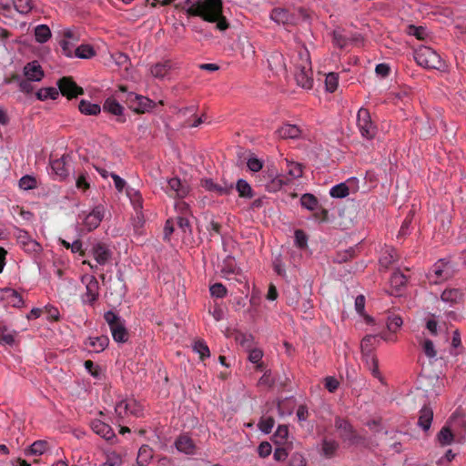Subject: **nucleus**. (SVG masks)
<instances>
[{"label": "nucleus", "mask_w": 466, "mask_h": 466, "mask_svg": "<svg viewBox=\"0 0 466 466\" xmlns=\"http://www.w3.org/2000/svg\"><path fill=\"white\" fill-rule=\"evenodd\" d=\"M175 7L185 10L188 16H198L204 21L217 23L216 26L220 31L228 28L221 0H186Z\"/></svg>", "instance_id": "nucleus-1"}, {"label": "nucleus", "mask_w": 466, "mask_h": 466, "mask_svg": "<svg viewBox=\"0 0 466 466\" xmlns=\"http://www.w3.org/2000/svg\"><path fill=\"white\" fill-rule=\"evenodd\" d=\"M119 91L121 95H118L117 97L137 114H144L155 106L153 100L134 92H127L125 86H120Z\"/></svg>", "instance_id": "nucleus-2"}, {"label": "nucleus", "mask_w": 466, "mask_h": 466, "mask_svg": "<svg viewBox=\"0 0 466 466\" xmlns=\"http://www.w3.org/2000/svg\"><path fill=\"white\" fill-rule=\"evenodd\" d=\"M300 62L296 64L295 79L299 86L305 89H310L313 86V77L311 70V62L308 50L299 52Z\"/></svg>", "instance_id": "nucleus-3"}, {"label": "nucleus", "mask_w": 466, "mask_h": 466, "mask_svg": "<svg viewBox=\"0 0 466 466\" xmlns=\"http://www.w3.org/2000/svg\"><path fill=\"white\" fill-rule=\"evenodd\" d=\"M416 63L425 68L442 70L445 67V62L441 56L429 46H421L414 53Z\"/></svg>", "instance_id": "nucleus-4"}, {"label": "nucleus", "mask_w": 466, "mask_h": 466, "mask_svg": "<svg viewBox=\"0 0 466 466\" xmlns=\"http://www.w3.org/2000/svg\"><path fill=\"white\" fill-rule=\"evenodd\" d=\"M115 412L120 420L129 416L139 418L144 415V407L135 399H125L116 404Z\"/></svg>", "instance_id": "nucleus-5"}, {"label": "nucleus", "mask_w": 466, "mask_h": 466, "mask_svg": "<svg viewBox=\"0 0 466 466\" xmlns=\"http://www.w3.org/2000/svg\"><path fill=\"white\" fill-rule=\"evenodd\" d=\"M104 319L108 324L115 341L124 343L128 339V333L120 317L112 310L104 314Z\"/></svg>", "instance_id": "nucleus-6"}, {"label": "nucleus", "mask_w": 466, "mask_h": 466, "mask_svg": "<svg viewBox=\"0 0 466 466\" xmlns=\"http://www.w3.org/2000/svg\"><path fill=\"white\" fill-rule=\"evenodd\" d=\"M357 126L362 137L373 139L377 134V127L372 122L368 109L360 108L357 114Z\"/></svg>", "instance_id": "nucleus-7"}, {"label": "nucleus", "mask_w": 466, "mask_h": 466, "mask_svg": "<svg viewBox=\"0 0 466 466\" xmlns=\"http://www.w3.org/2000/svg\"><path fill=\"white\" fill-rule=\"evenodd\" d=\"M453 275V270L449 262L441 259L437 261L430 269L428 273V279L431 284H440Z\"/></svg>", "instance_id": "nucleus-8"}, {"label": "nucleus", "mask_w": 466, "mask_h": 466, "mask_svg": "<svg viewBox=\"0 0 466 466\" xmlns=\"http://www.w3.org/2000/svg\"><path fill=\"white\" fill-rule=\"evenodd\" d=\"M334 425L339 431V437L343 441H348L350 444H355L359 441L360 437L358 433L347 420L337 417Z\"/></svg>", "instance_id": "nucleus-9"}, {"label": "nucleus", "mask_w": 466, "mask_h": 466, "mask_svg": "<svg viewBox=\"0 0 466 466\" xmlns=\"http://www.w3.org/2000/svg\"><path fill=\"white\" fill-rule=\"evenodd\" d=\"M121 95V92H116L115 96L107 97L103 105V109L106 112H108L116 116V121L118 123H125L127 121L126 116H124V106L119 103L121 101L117 96Z\"/></svg>", "instance_id": "nucleus-10"}, {"label": "nucleus", "mask_w": 466, "mask_h": 466, "mask_svg": "<svg viewBox=\"0 0 466 466\" xmlns=\"http://www.w3.org/2000/svg\"><path fill=\"white\" fill-rule=\"evenodd\" d=\"M82 282L86 284V293L83 295V302L93 305L99 296V285L94 276H84Z\"/></svg>", "instance_id": "nucleus-11"}, {"label": "nucleus", "mask_w": 466, "mask_h": 466, "mask_svg": "<svg viewBox=\"0 0 466 466\" xmlns=\"http://www.w3.org/2000/svg\"><path fill=\"white\" fill-rule=\"evenodd\" d=\"M57 86L61 94L68 99L76 97L84 93L83 88L78 86L70 76H64L60 78L57 82Z\"/></svg>", "instance_id": "nucleus-12"}, {"label": "nucleus", "mask_w": 466, "mask_h": 466, "mask_svg": "<svg viewBox=\"0 0 466 466\" xmlns=\"http://www.w3.org/2000/svg\"><path fill=\"white\" fill-rule=\"evenodd\" d=\"M70 157L63 155L61 157L50 160L51 169L59 180L66 178L70 170Z\"/></svg>", "instance_id": "nucleus-13"}, {"label": "nucleus", "mask_w": 466, "mask_h": 466, "mask_svg": "<svg viewBox=\"0 0 466 466\" xmlns=\"http://www.w3.org/2000/svg\"><path fill=\"white\" fill-rule=\"evenodd\" d=\"M166 192L171 198H184L188 194V186L178 177H172L167 180Z\"/></svg>", "instance_id": "nucleus-14"}, {"label": "nucleus", "mask_w": 466, "mask_h": 466, "mask_svg": "<svg viewBox=\"0 0 466 466\" xmlns=\"http://www.w3.org/2000/svg\"><path fill=\"white\" fill-rule=\"evenodd\" d=\"M270 18L274 22L282 24L286 26L295 25L298 23V17L294 14H291L289 10L280 7L274 8L271 11Z\"/></svg>", "instance_id": "nucleus-15"}, {"label": "nucleus", "mask_w": 466, "mask_h": 466, "mask_svg": "<svg viewBox=\"0 0 466 466\" xmlns=\"http://www.w3.org/2000/svg\"><path fill=\"white\" fill-rule=\"evenodd\" d=\"M105 208L102 205L95 207L92 211L86 216L84 224L88 230L96 228L104 218Z\"/></svg>", "instance_id": "nucleus-16"}, {"label": "nucleus", "mask_w": 466, "mask_h": 466, "mask_svg": "<svg viewBox=\"0 0 466 466\" xmlns=\"http://www.w3.org/2000/svg\"><path fill=\"white\" fill-rule=\"evenodd\" d=\"M175 447L179 452L187 455H194L197 451V446L193 440L186 434H181L176 439Z\"/></svg>", "instance_id": "nucleus-17"}, {"label": "nucleus", "mask_w": 466, "mask_h": 466, "mask_svg": "<svg viewBox=\"0 0 466 466\" xmlns=\"http://www.w3.org/2000/svg\"><path fill=\"white\" fill-rule=\"evenodd\" d=\"M172 69L173 62L170 59H166L152 65L150 66V74L155 78L164 79L169 75Z\"/></svg>", "instance_id": "nucleus-18"}, {"label": "nucleus", "mask_w": 466, "mask_h": 466, "mask_svg": "<svg viewBox=\"0 0 466 466\" xmlns=\"http://www.w3.org/2000/svg\"><path fill=\"white\" fill-rule=\"evenodd\" d=\"M92 255L97 264L105 265L110 260L112 252L106 244L99 242L93 246Z\"/></svg>", "instance_id": "nucleus-19"}, {"label": "nucleus", "mask_w": 466, "mask_h": 466, "mask_svg": "<svg viewBox=\"0 0 466 466\" xmlns=\"http://www.w3.org/2000/svg\"><path fill=\"white\" fill-rule=\"evenodd\" d=\"M1 299L5 301L7 305L14 308H20L24 305V299L20 293L13 289H2Z\"/></svg>", "instance_id": "nucleus-20"}, {"label": "nucleus", "mask_w": 466, "mask_h": 466, "mask_svg": "<svg viewBox=\"0 0 466 466\" xmlns=\"http://www.w3.org/2000/svg\"><path fill=\"white\" fill-rule=\"evenodd\" d=\"M92 431L106 441H111L116 437V434L108 424L100 420H95L91 422Z\"/></svg>", "instance_id": "nucleus-21"}, {"label": "nucleus", "mask_w": 466, "mask_h": 466, "mask_svg": "<svg viewBox=\"0 0 466 466\" xmlns=\"http://www.w3.org/2000/svg\"><path fill=\"white\" fill-rule=\"evenodd\" d=\"M201 185L207 190L216 192L219 196L229 195L233 190L232 184H225L222 186L215 183L212 179L202 180Z\"/></svg>", "instance_id": "nucleus-22"}, {"label": "nucleus", "mask_w": 466, "mask_h": 466, "mask_svg": "<svg viewBox=\"0 0 466 466\" xmlns=\"http://www.w3.org/2000/svg\"><path fill=\"white\" fill-rule=\"evenodd\" d=\"M24 74L28 80L40 81L44 71L37 61L27 63L24 67Z\"/></svg>", "instance_id": "nucleus-23"}, {"label": "nucleus", "mask_w": 466, "mask_h": 466, "mask_svg": "<svg viewBox=\"0 0 466 466\" xmlns=\"http://www.w3.org/2000/svg\"><path fill=\"white\" fill-rule=\"evenodd\" d=\"M465 293L460 289H446L441 295L442 301L454 305L463 301Z\"/></svg>", "instance_id": "nucleus-24"}, {"label": "nucleus", "mask_w": 466, "mask_h": 466, "mask_svg": "<svg viewBox=\"0 0 466 466\" xmlns=\"http://www.w3.org/2000/svg\"><path fill=\"white\" fill-rule=\"evenodd\" d=\"M109 339L106 336L89 337L85 345L95 352L103 351L108 345Z\"/></svg>", "instance_id": "nucleus-25"}, {"label": "nucleus", "mask_w": 466, "mask_h": 466, "mask_svg": "<svg viewBox=\"0 0 466 466\" xmlns=\"http://www.w3.org/2000/svg\"><path fill=\"white\" fill-rule=\"evenodd\" d=\"M433 419V410L430 406L424 405L420 410L418 425L423 430L428 431L431 428Z\"/></svg>", "instance_id": "nucleus-26"}, {"label": "nucleus", "mask_w": 466, "mask_h": 466, "mask_svg": "<svg viewBox=\"0 0 466 466\" xmlns=\"http://www.w3.org/2000/svg\"><path fill=\"white\" fill-rule=\"evenodd\" d=\"M277 134L282 139H295L300 136V129L296 125L285 124L278 128Z\"/></svg>", "instance_id": "nucleus-27"}, {"label": "nucleus", "mask_w": 466, "mask_h": 466, "mask_svg": "<svg viewBox=\"0 0 466 466\" xmlns=\"http://www.w3.org/2000/svg\"><path fill=\"white\" fill-rule=\"evenodd\" d=\"M153 458V450L148 445H142L137 453V462L139 466H146Z\"/></svg>", "instance_id": "nucleus-28"}, {"label": "nucleus", "mask_w": 466, "mask_h": 466, "mask_svg": "<svg viewBox=\"0 0 466 466\" xmlns=\"http://www.w3.org/2000/svg\"><path fill=\"white\" fill-rule=\"evenodd\" d=\"M78 108L82 114L87 116H96L101 111V107L98 104H93L87 100H81Z\"/></svg>", "instance_id": "nucleus-29"}, {"label": "nucleus", "mask_w": 466, "mask_h": 466, "mask_svg": "<svg viewBox=\"0 0 466 466\" xmlns=\"http://www.w3.org/2000/svg\"><path fill=\"white\" fill-rule=\"evenodd\" d=\"M375 341L376 336L373 335H367L362 339L360 343L362 355H366L368 358H370V356H375L372 353Z\"/></svg>", "instance_id": "nucleus-30"}, {"label": "nucleus", "mask_w": 466, "mask_h": 466, "mask_svg": "<svg viewBox=\"0 0 466 466\" xmlns=\"http://www.w3.org/2000/svg\"><path fill=\"white\" fill-rule=\"evenodd\" d=\"M338 448H339V443L336 441L328 440L326 438L323 439L321 451H322V454L326 458L333 457L335 455Z\"/></svg>", "instance_id": "nucleus-31"}, {"label": "nucleus", "mask_w": 466, "mask_h": 466, "mask_svg": "<svg viewBox=\"0 0 466 466\" xmlns=\"http://www.w3.org/2000/svg\"><path fill=\"white\" fill-rule=\"evenodd\" d=\"M236 189L239 198H251L253 197V190L250 185L242 178L237 181Z\"/></svg>", "instance_id": "nucleus-32"}, {"label": "nucleus", "mask_w": 466, "mask_h": 466, "mask_svg": "<svg viewBox=\"0 0 466 466\" xmlns=\"http://www.w3.org/2000/svg\"><path fill=\"white\" fill-rule=\"evenodd\" d=\"M16 332L10 329L5 324L0 322V340L5 344L12 345L15 342Z\"/></svg>", "instance_id": "nucleus-33"}, {"label": "nucleus", "mask_w": 466, "mask_h": 466, "mask_svg": "<svg viewBox=\"0 0 466 466\" xmlns=\"http://www.w3.org/2000/svg\"><path fill=\"white\" fill-rule=\"evenodd\" d=\"M408 281V278L400 270H396L392 273L390 278V285L397 291L400 290Z\"/></svg>", "instance_id": "nucleus-34"}, {"label": "nucleus", "mask_w": 466, "mask_h": 466, "mask_svg": "<svg viewBox=\"0 0 466 466\" xmlns=\"http://www.w3.org/2000/svg\"><path fill=\"white\" fill-rule=\"evenodd\" d=\"M35 37L38 43H46L51 37V31L46 25H39L35 28Z\"/></svg>", "instance_id": "nucleus-35"}, {"label": "nucleus", "mask_w": 466, "mask_h": 466, "mask_svg": "<svg viewBox=\"0 0 466 466\" xmlns=\"http://www.w3.org/2000/svg\"><path fill=\"white\" fill-rule=\"evenodd\" d=\"M300 204L303 208L309 210H315L319 206L318 198L309 193H306L300 198Z\"/></svg>", "instance_id": "nucleus-36"}, {"label": "nucleus", "mask_w": 466, "mask_h": 466, "mask_svg": "<svg viewBox=\"0 0 466 466\" xmlns=\"http://www.w3.org/2000/svg\"><path fill=\"white\" fill-rule=\"evenodd\" d=\"M48 449V442L46 441H35L26 451V454L42 455Z\"/></svg>", "instance_id": "nucleus-37"}, {"label": "nucleus", "mask_w": 466, "mask_h": 466, "mask_svg": "<svg viewBox=\"0 0 466 466\" xmlns=\"http://www.w3.org/2000/svg\"><path fill=\"white\" fill-rule=\"evenodd\" d=\"M15 9L21 15H27L34 7L32 0H13Z\"/></svg>", "instance_id": "nucleus-38"}, {"label": "nucleus", "mask_w": 466, "mask_h": 466, "mask_svg": "<svg viewBox=\"0 0 466 466\" xmlns=\"http://www.w3.org/2000/svg\"><path fill=\"white\" fill-rule=\"evenodd\" d=\"M437 439L441 445H449L453 441V433L449 426H444L437 435Z\"/></svg>", "instance_id": "nucleus-39"}, {"label": "nucleus", "mask_w": 466, "mask_h": 466, "mask_svg": "<svg viewBox=\"0 0 466 466\" xmlns=\"http://www.w3.org/2000/svg\"><path fill=\"white\" fill-rule=\"evenodd\" d=\"M75 56L79 58L88 59L96 56V51L90 45H81L76 49Z\"/></svg>", "instance_id": "nucleus-40"}, {"label": "nucleus", "mask_w": 466, "mask_h": 466, "mask_svg": "<svg viewBox=\"0 0 466 466\" xmlns=\"http://www.w3.org/2000/svg\"><path fill=\"white\" fill-rule=\"evenodd\" d=\"M59 96V92L55 87L41 88L36 93L37 99L43 101L47 98L56 99Z\"/></svg>", "instance_id": "nucleus-41"}, {"label": "nucleus", "mask_w": 466, "mask_h": 466, "mask_svg": "<svg viewBox=\"0 0 466 466\" xmlns=\"http://www.w3.org/2000/svg\"><path fill=\"white\" fill-rule=\"evenodd\" d=\"M350 194V188L345 183L338 184L332 187L329 190V195L332 198H342Z\"/></svg>", "instance_id": "nucleus-42"}, {"label": "nucleus", "mask_w": 466, "mask_h": 466, "mask_svg": "<svg viewBox=\"0 0 466 466\" xmlns=\"http://www.w3.org/2000/svg\"><path fill=\"white\" fill-rule=\"evenodd\" d=\"M193 348L194 350L199 354V358L201 360H204L205 359L210 356L209 349L207 343L202 339L197 340Z\"/></svg>", "instance_id": "nucleus-43"}, {"label": "nucleus", "mask_w": 466, "mask_h": 466, "mask_svg": "<svg viewBox=\"0 0 466 466\" xmlns=\"http://www.w3.org/2000/svg\"><path fill=\"white\" fill-rule=\"evenodd\" d=\"M338 84H339V76H338V74H336V73H329V74L326 75L325 86H326L327 91H329L330 93H333L337 89Z\"/></svg>", "instance_id": "nucleus-44"}, {"label": "nucleus", "mask_w": 466, "mask_h": 466, "mask_svg": "<svg viewBox=\"0 0 466 466\" xmlns=\"http://www.w3.org/2000/svg\"><path fill=\"white\" fill-rule=\"evenodd\" d=\"M76 187L82 191L89 189L90 183L88 182V173L86 171H82L78 174L76 178Z\"/></svg>", "instance_id": "nucleus-45"}, {"label": "nucleus", "mask_w": 466, "mask_h": 466, "mask_svg": "<svg viewBox=\"0 0 466 466\" xmlns=\"http://www.w3.org/2000/svg\"><path fill=\"white\" fill-rule=\"evenodd\" d=\"M397 260V253L396 250L391 248L390 250H387L380 258V263L381 266L388 268L390 265H391L394 261Z\"/></svg>", "instance_id": "nucleus-46"}, {"label": "nucleus", "mask_w": 466, "mask_h": 466, "mask_svg": "<svg viewBox=\"0 0 466 466\" xmlns=\"http://www.w3.org/2000/svg\"><path fill=\"white\" fill-rule=\"evenodd\" d=\"M127 194L130 198L132 205L137 212L142 209V197L138 191H134L133 189H127Z\"/></svg>", "instance_id": "nucleus-47"}, {"label": "nucleus", "mask_w": 466, "mask_h": 466, "mask_svg": "<svg viewBox=\"0 0 466 466\" xmlns=\"http://www.w3.org/2000/svg\"><path fill=\"white\" fill-rule=\"evenodd\" d=\"M36 179L32 177L25 175L19 180V187L23 190H29L36 187Z\"/></svg>", "instance_id": "nucleus-48"}, {"label": "nucleus", "mask_w": 466, "mask_h": 466, "mask_svg": "<svg viewBox=\"0 0 466 466\" xmlns=\"http://www.w3.org/2000/svg\"><path fill=\"white\" fill-rule=\"evenodd\" d=\"M275 424V420L271 417H262L258 422V428L265 433H269Z\"/></svg>", "instance_id": "nucleus-49"}, {"label": "nucleus", "mask_w": 466, "mask_h": 466, "mask_svg": "<svg viewBox=\"0 0 466 466\" xmlns=\"http://www.w3.org/2000/svg\"><path fill=\"white\" fill-rule=\"evenodd\" d=\"M421 347H422V350H423L424 354L428 358L433 359L436 357L437 351L435 350L433 342L431 339H424L421 343Z\"/></svg>", "instance_id": "nucleus-50"}, {"label": "nucleus", "mask_w": 466, "mask_h": 466, "mask_svg": "<svg viewBox=\"0 0 466 466\" xmlns=\"http://www.w3.org/2000/svg\"><path fill=\"white\" fill-rule=\"evenodd\" d=\"M295 244L301 249L307 248L308 237L302 229L295 230Z\"/></svg>", "instance_id": "nucleus-51"}, {"label": "nucleus", "mask_w": 466, "mask_h": 466, "mask_svg": "<svg viewBox=\"0 0 466 466\" xmlns=\"http://www.w3.org/2000/svg\"><path fill=\"white\" fill-rule=\"evenodd\" d=\"M209 290L211 295L217 298H223L227 294V289L221 283H216L212 285Z\"/></svg>", "instance_id": "nucleus-52"}, {"label": "nucleus", "mask_w": 466, "mask_h": 466, "mask_svg": "<svg viewBox=\"0 0 466 466\" xmlns=\"http://www.w3.org/2000/svg\"><path fill=\"white\" fill-rule=\"evenodd\" d=\"M324 386L329 392H335L339 386V382L336 378L328 376L324 379Z\"/></svg>", "instance_id": "nucleus-53"}, {"label": "nucleus", "mask_w": 466, "mask_h": 466, "mask_svg": "<svg viewBox=\"0 0 466 466\" xmlns=\"http://www.w3.org/2000/svg\"><path fill=\"white\" fill-rule=\"evenodd\" d=\"M15 238L17 240V243L23 247L25 246L30 240L33 238L29 236V234L23 229H17L15 233Z\"/></svg>", "instance_id": "nucleus-54"}, {"label": "nucleus", "mask_w": 466, "mask_h": 466, "mask_svg": "<svg viewBox=\"0 0 466 466\" xmlns=\"http://www.w3.org/2000/svg\"><path fill=\"white\" fill-rule=\"evenodd\" d=\"M84 366L86 368V370L96 379H99L100 378V368L96 365H95V363L88 360H86L85 363H84Z\"/></svg>", "instance_id": "nucleus-55"}, {"label": "nucleus", "mask_w": 466, "mask_h": 466, "mask_svg": "<svg viewBox=\"0 0 466 466\" xmlns=\"http://www.w3.org/2000/svg\"><path fill=\"white\" fill-rule=\"evenodd\" d=\"M289 435V429L286 425H279L277 429L274 438L276 442L284 441L287 440Z\"/></svg>", "instance_id": "nucleus-56"}, {"label": "nucleus", "mask_w": 466, "mask_h": 466, "mask_svg": "<svg viewBox=\"0 0 466 466\" xmlns=\"http://www.w3.org/2000/svg\"><path fill=\"white\" fill-rule=\"evenodd\" d=\"M297 309L299 311H302L303 313L307 314V318L310 316L311 312L310 310L313 309V303L310 299H303L301 303L299 302V306Z\"/></svg>", "instance_id": "nucleus-57"}, {"label": "nucleus", "mask_w": 466, "mask_h": 466, "mask_svg": "<svg viewBox=\"0 0 466 466\" xmlns=\"http://www.w3.org/2000/svg\"><path fill=\"white\" fill-rule=\"evenodd\" d=\"M313 217L315 219L320 221V222H326L329 219V212L324 208H317V209L313 210Z\"/></svg>", "instance_id": "nucleus-58"}, {"label": "nucleus", "mask_w": 466, "mask_h": 466, "mask_svg": "<svg viewBox=\"0 0 466 466\" xmlns=\"http://www.w3.org/2000/svg\"><path fill=\"white\" fill-rule=\"evenodd\" d=\"M402 325V319L399 316L389 319L387 328L389 330L395 332Z\"/></svg>", "instance_id": "nucleus-59"}, {"label": "nucleus", "mask_w": 466, "mask_h": 466, "mask_svg": "<svg viewBox=\"0 0 466 466\" xmlns=\"http://www.w3.org/2000/svg\"><path fill=\"white\" fill-rule=\"evenodd\" d=\"M22 248L25 252H27L29 254H33V253L40 252L41 246H40V244L38 242H36L35 240L32 239L25 246H23Z\"/></svg>", "instance_id": "nucleus-60"}, {"label": "nucleus", "mask_w": 466, "mask_h": 466, "mask_svg": "<svg viewBox=\"0 0 466 466\" xmlns=\"http://www.w3.org/2000/svg\"><path fill=\"white\" fill-rule=\"evenodd\" d=\"M258 451L260 457L266 458L271 453L272 447L269 442L262 441L258 448Z\"/></svg>", "instance_id": "nucleus-61"}, {"label": "nucleus", "mask_w": 466, "mask_h": 466, "mask_svg": "<svg viewBox=\"0 0 466 466\" xmlns=\"http://www.w3.org/2000/svg\"><path fill=\"white\" fill-rule=\"evenodd\" d=\"M289 466H306L305 459L301 454L295 453L291 456Z\"/></svg>", "instance_id": "nucleus-62"}, {"label": "nucleus", "mask_w": 466, "mask_h": 466, "mask_svg": "<svg viewBox=\"0 0 466 466\" xmlns=\"http://www.w3.org/2000/svg\"><path fill=\"white\" fill-rule=\"evenodd\" d=\"M248 167L249 168V170L253 171V172H258L259 171L263 165H262V162L258 159V158H256V157H251L248 160Z\"/></svg>", "instance_id": "nucleus-63"}, {"label": "nucleus", "mask_w": 466, "mask_h": 466, "mask_svg": "<svg viewBox=\"0 0 466 466\" xmlns=\"http://www.w3.org/2000/svg\"><path fill=\"white\" fill-rule=\"evenodd\" d=\"M110 176L114 180L116 189L118 192H122L124 187H126V181L115 173H111Z\"/></svg>", "instance_id": "nucleus-64"}]
</instances>
